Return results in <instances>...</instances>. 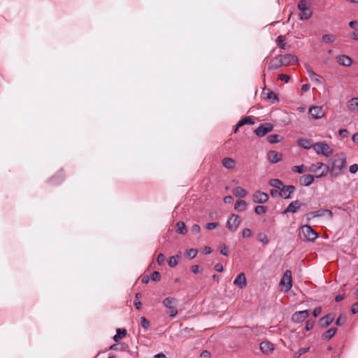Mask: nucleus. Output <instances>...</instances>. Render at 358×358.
Listing matches in <instances>:
<instances>
[{"instance_id":"nucleus-30","label":"nucleus","mask_w":358,"mask_h":358,"mask_svg":"<svg viewBox=\"0 0 358 358\" xmlns=\"http://www.w3.org/2000/svg\"><path fill=\"white\" fill-rule=\"evenodd\" d=\"M247 208V203L244 200L236 201L234 209L238 211H244Z\"/></svg>"},{"instance_id":"nucleus-45","label":"nucleus","mask_w":358,"mask_h":358,"mask_svg":"<svg viewBox=\"0 0 358 358\" xmlns=\"http://www.w3.org/2000/svg\"><path fill=\"white\" fill-rule=\"evenodd\" d=\"M292 171L295 173H303L306 171L304 165L294 166L292 167Z\"/></svg>"},{"instance_id":"nucleus-12","label":"nucleus","mask_w":358,"mask_h":358,"mask_svg":"<svg viewBox=\"0 0 358 358\" xmlns=\"http://www.w3.org/2000/svg\"><path fill=\"white\" fill-rule=\"evenodd\" d=\"M280 59L281 61V64H282V66L293 65L296 64L298 60L296 56L289 54L280 55Z\"/></svg>"},{"instance_id":"nucleus-57","label":"nucleus","mask_w":358,"mask_h":358,"mask_svg":"<svg viewBox=\"0 0 358 358\" xmlns=\"http://www.w3.org/2000/svg\"><path fill=\"white\" fill-rule=\"evenodd\" d=\"M217 226V223L216 222H210L206 224V228L209 230H213L215 229Z\"/></svg>"},{"instance_id":"nucleus-13","label":"nucleus","mask_w":358,"mask_h":358,"mask_svg":"<svg viewBox=\"0 0 358 358\" xmlns=\"http://www.w3.org/2000/svg\"><path fill=\"white\" fill-rule=\"evenodd\" d=\"M294 190L295 187L293 185H283L279 192V196L284 199H289Z\"/></svg>"},{"instance_id":"nucleus-9","label":"nucleus","mask_w":358,"mask_h":358,"mask_svg":"<svg viewBox=\"0 0 358 358\" xmlns=\"http://www.w3.org/2000/svg\"><path fill=\"white\" fill-rule=\"evenodd\" d=\"M309 316V310L296 311L292 315V321L295 323L303 322Z\"/></svg>"},{"instance_id":"nucleus-11","label":"nucleus","mask_w":358,"mask_h":358,"mask_svg":"<svg viewBox=\"0 0 358 358\" xmlns=\"http://www.w3.org/2000/svg\"><path fill=\"white\" fill-rule=\"evenodd\" d=\"M252 200L255 203H264L268 200V195L266 192L256 191L253 194Z\"/></svg>"},{"instance_id":"nucleus-24","label":"nucleus","mask_w":358,"mask_h":358,"mask_svg":"<svg viewBox=\"0 0 358 358\" xmlns=\"http://www.w3.org/2000/svg\"><path fill=\"white\" fill-rule=\"evenodd\" d=\"M347 107L350 111L358 110V98L355 97L350 99L347 103Z\"/></svg>"},{"instance_id":"nucleus-43","label":"nucleus","mask_w":358,"mask_h":358,"mask_svg":"<svg viewBox=\"0 0 358 358\" xmlns=\"http://www.w3.org/2000/svg\"><path fill=\"white\" fill-rule=\"evenodd\" d=\"M135 297H136V300L134 301V305L136 309L139 310L142 306L141 302L139 300H138V299H140L141 297V293H136L135 295Z\"/></svg>"},{"instance_id":"nucleus-15","label":"nucleus","mask_w":358,"mask_h":358,"mask_svg":"<svg viewBox=\"0 0 358 358\" xmlns=\"http://www.w3.org/2000/svg\"><path fill=\"white\" fill-rule=\"evenodd\" d=\"M301 206V203L299 200H295L292 202H291L286 209L282 212L283 214L287 213H296Z\"/></svg>"},{"instance_id":"nucleus-33","label":"nucleus","mask_w":358,"mask_h":358,"mask_svg":"<svg viewBox=\"0 0 358 358\" xmlns=\"http://www.w3.org/2000/svg\"><path fill=\"white\" fill-rule=\"evenodd\" d=\"M282 137L278 134H271L267 136V140L270 143H277L281 141Z\"/></svg>"},{"instance_id":"nucleus-59","label":"nucleus","mask_w":358,"mask_h":358,"mask_svg":"<svg viewBox=\"0 0 358 358\" xmlns=\"http://www.w3.org/2000/svg\"><path fill=\"white\" fill-rule=\"evenodd\" d=\"M339 135L343 138H345L348 135V131L347 129H342L339 130Z\"/></svg>"},{"instance_id":"nucleus-54","label":"nucleus","mask_w":358,"mask_h":358,"mask_svg":"<svg viewBox=\"0 0 358 358\" xmlns=\"http://www.w3.org/2000/svg\"><path fill=\"white\" fill-rule=\"evenodd\" d=\"M164 260H165V257H164V254H162V253L159 254V255L157 257V263L159 265H162L164 262Z\"/></svg>"},{"instance_id":"nucleus-55","label":"nucleus","mask_w":358,"mask_h":358,"mask_svg":"<svg viewBox=\"0 0 358 358\" xmlns=\"http://www.w3.org/2000/svg\"><path fill=\"white\" fill-rule=\"evenodd\" d=\"M220 253L222 255H224V256H228L229 255L228 249H227V246L225 245H223L221 247Z\"/></svg>"},{"instance_id":"nucleus-16","label":"nucleus","mask_w":358,"mask_h":358,"mask_svg":"<svg viewBox=\"0 0 358 358\" xmlns=\"http://www.w3.org/2000/svg\"><path fill=\"white\" fill-rule=\"evenodd\" d=\"M234 285L240 288H243L247 285V280L243 273H239L234 281Z\"/></svg>"},{"instance_id":"nucleus-53","label":"nucleus","mask_w":358,"mask_h":358,"mask_svg":"<svg viewBox=\"0 0 358 358\" xmlns=\"http://www.w3.org/2000/svg\"><path fill=\"white\" fill-rule=\"evenodd\" d=\"M349 171L351 173H356L358 171V165L357 164L351 165L349 168Z\"/></svg>"},{"instance_id":"nucleus-19","label":"nucleus","mask_w":358,"mask_h":358,"mask_svg":"<svg viewBox=\"0 0 358 358\" xmlns=\"http://www.w3.org/2000/svg\"><path fill=\"white\" fill-rule=\"evenodd\" d=\"M259 348L266 354H269L274 350L273 345L268 341H262L259 345Z\"/></svg>"},{"instance_id":"nucleus-14","label":"nucleus","mask_w":358,"mask_h":358,"mask_svg":"<svg viewBox=\"0 0 358 358\" xmlns=\"http://www.w3.org/2000/svg\"><path fill=\"white\" fill-rule=\"evenodd\" d=\"M267 157L270 162L272 164H276L282 160V155L277 151L270 150L267 153Z\"/></svg>"},{"instance_id":"nucleus-6","label":"nucleus","mask_w":358,"mask_h":358,"mask_svg":"<svg viewBox=\"0 0 358 358\" xmlns=\"http://www.w3.org/2000/svg\"><path fill=\"white\" fill-rule=\"evenodd\" d=\"M241 222V217L236 215L232 214L231 216L228 219L227 222V228L232 232H234L237 230Z\"/></svg>"},{"instance_id":"nucleus-37","label":"nucleus","mask_w":358,"mask_h":358,"mask_svg":"<svg viewBox=\"0 0 358 358\" xmlns=\"http://www.w3.org/2000/svg\"><path fill=\"white\" fill-rule=\"evenodd\" d=\"M336 331H337L336 328H331L324 332V334H323V336L326 339H328V340L331 339L335 335Z\"/></svg>"},{"instance_id":"nucleus-48","label":"nucleus","mask_w":358,"mask_h":358,"mask_svg":"<svg viewBox=\"0 0 358 358\" xmlns=\"http://www.w3.org/2000/svg\"><path fill=\"white\" fill-rule=\"evenodd\" d=\"M200 226L199 224H193L192 228H191V232L193 234H197L199 233L200 231Z\"/></svg>"},{"instance_id":"nucleus-41","label":"nucleus","mask_w":358,"mask_h":358,"mask_svg":"<svg viewBox=\"0 0 358 358\" xmlns=\"http://www.w3.org/2000/svg\"><path fill=\"white\" fill-rule=\"evenodd\" d=\"M266 210V207L264 206H257L255 208V212L258 215L264 214Z\"/></svg>"},{"instance_id":"nucleus-17","label":"nucleus","mask_w":358,"mask_h":358,"mask_svg":"<svg viewBox=\"0 0 358 358\" xmlns=\"http://www.w3.org/2000/svg\"><path fill=\"white\" fill-rule=\"evenodd\" d=\"M336 60L340 65L344 66H350L352 63V59L345 55H342L337 57Z\"/></svg>"},{"instance_id":"nucleus-8","label":"nucleus","mask_w":358,"mask_h":358,"mask_svg":"<svg viewBox=\"0 0 358 358\" xmlns=\"http://www.w3.org/2000/svg\"><path fill=\"white\" fill-rule=\"evenodd\" d=\"M273 129V125L271 123H264L260 124L255 130V134L259 137H263L268 133L272 131Z\"/></svg>"},{"instance_id":"nucleus-31","label":"nucleus","mask_w":358,"mask_h":358,"mask_svg":"<svg viewBox=\"0 0 358 358\" xmlns=\"http://www.w3.org/2000/svg\"><path fill=\"white\" fill-rule=\"evenodd\" d=\"M233 194L236 196L243 198L246 196L247 192L241 187H236L233 189Z\"/></svg>"},{"instance_id":"nucleus-4","label":"nucleus","mask_w":358,"mask_h":358,"mask_svg":"<svg viewBox=\"0 0 358 358\" xmlns=\"http://www.w3.org/2000/svg\"><path fill=\"white\" fill-rule=\"evenodd\" d=\"M313 150L317 155H322L326 157H329L333 154V149L324 142L314 143Z\"/></svg>"},{"instance_id":"nucleus-3","label":"nucleus","mask_w":358,"mask_h":358,"mask_svg":"<svg viewBox=\"0 0 358 358\" xmlns=\"http://www.w3.org/2000/svg\"><path fill=\"white\" fill-rule=\"evenodd\" d=\"M162 303L168 310V314L170 317H173L178 314L177 304L178 300L174 297L165 298Z\"/></svg>"},{"instance_id":"nucleus-38","label":"nucleus","mask_w":358,"mask_h":358,"mask_svg":"<svg viewBox=\"0 0 358 358\" xmlns=\"http://www.w3.org/2000/svg\"><path fill=\"white\" fill-rule=\"evenodd\" d=\"M197 252V250L192 248L185 252V256L189 259H194L196 257Z\"/></svg>"},{"instance_id":"nucleus-2","label":"nucleus","mask_w":358,"mask_h":358,"mask_svg":"<svg viewBox=\"0 0 358 358\" xmlns=\"http://www.w3.org/2000/svg\"><path fill=\"white\" fill-rule=\"evenodd\" d=\"M310 0H300L298 3V8L301 11L299 17L301 20H308L311 17L313 13L310 9Z\"/></svg>"},{"instance_id":"nucleus-56","label":"nucleus","mask_w":358,"mask_h":358,"mask_svg":"<svg viewBox=\"0 0 358 358\" xmlns=\"http://www.w3.org/2000/svg\"><path fill=\"white\" fill-rule=\"evenodd\" d=\"M321 312H322V308L321 307H317L314 309L313 312V315L315 317H317L319 315L321 314Z\"/></svg>"},{"instance_id":"nucleus-58","label":"nucleus","mask_w":358,"mask_h":358,"mask_svg":"<svg viewBox=\"0 0 358 358\" xmlns=\"http://www.w3.org/2000/svg\"><path fill=\"white\" fill-rule=\"evenodd\" d=\"M350 311L352 314L358 313V302L352 306Z\"/></svg>"},{"instance_id":"nucleus-27","label":"nucleus","mask_w":358,"mask_h":358,"mask_svg":"<svg viewBox=\"0 0 358 358\" xmlns=\"http://www.w3.org/2000/svg\"><path fill=\"white\" fill-rule=\"evenodd\" d=\"M176 231L179 234H186L187 232V229L186 228L185 222L182 221L178 222L176 224Z\"/></svg>"},{"instance_id":"nucleus-64","label":"nucleus","mask_w":358,"mask_h":358,"mask_svg":"<svg viewBox=\"0 0 358 358\" xmlns=\"http://www.w3.org/2000/svg\"><path fill=\"white\" fill-rule=\"evenodd\" d=\"M352 38L355 41H358V29H355L352 33Z\"/></svg>"},{"instance_id":"nucleus-1","label":"nucleus","mask_w":358,"mask_h":358,"mask_svg":"<svg viewBox=\"0 0 358 358\" xmlns=\"http://www.w3.org/2000/svg\"><path fill=\"white\" fill-rule=\"evenodd\" d=\"M346 163L345 154L343 152L337 153L333 156L331 165L325 166V169L322 170L315 177H324L327 175L328 172H329L331 177L336 178L341 173L342 171L345 169Z\"/></svg>"},{"instance_id":"nucleus-18","label":"nucleus","mask_w":358,"mask_h":358,"mask_svg":"<svg viewBox=\"0 0 358 358\" xmlns=\"http://www.w3.org/2000/svg\"><path fill=\"white\" fill-rule=\"evenodd\" d=\"M297 144L299 146L306 149L309 150L310 148L313 149L314 143H313L312 141L307 138H299L297 141Z\"/></svg>"},{"instance_id":"nucleus-36","label":"nucleus","mask_w":358,"mask_h":358,"mask_svg":"<svg viewBox=\"0 0 358 358\" xmlns=\"http://www.w3.org/2000/svg\"><path fill=\"white\" fill-rule=\"evenodd\" d=\"M322 39L325 43H332L336 40V36L333 34H325L322 36Z\"/></svg>"},{"instance_id":"nucleus-44","label":"nucleus","mask_w":358,"mask_h":358,"mask_svg":"<svg viewBox=\"0 0 358 358\" xmlns=\"http://www.w3.org/2000/svg\"><path fill=\"white\" fill-rule=\"evenodd\" d=\"M140 320H141V325L142 326V327L145 330H147L150 326V322L145 317H141L140 318Z\"/></svg>"},{"instance_id":"nucleus-62","label":"nucleus","mask_w":358,"mask_h":358,"mask_svg":"<svg viewBox=\"0 0 358 358\" xmlns=\"http://www.w3.org/2000/svg\"><path fill=\"white\" fill-rule=\"evenodd\" d=\"M191 268L192 272L195 274L199 273L200 271L199 266L198 265H193Z\"/></svg>"},{"instance_id":"nucleus-26","label":"nucleus","mask_w":358,"mask_h":358,"mask_svg":"<svg viewBox=\"0 0 358 358\" xmlns=\"http://www.w3.org/2000/svg\"><path fill=\"white\" fill-rule=\"evenodd\" d=\"M315 217H322L324 215H327L329 219H332L333 217V213L331 210L329 209H320L317 211H314Z\"/></svg>"},{"instance_id":"nucleus-51","label":"nucleus","mask_w":358,"mask_h":358,"mask_svg":"<svg viewBox=\"0 0 358 358\" xmlns=\"http://www.w3.org/2000/svg\"><path fill=\"white\" fill-rule=\"evenodd\" d=\"M314 324H315L314 321L307 320V322L306 323V327H305L306 330L310 331V329H312L313 328Z\"/></svg>"},{"instance_id":"nucleus-25","label":"nucleus","mask_w":358,"mask_h":358,"mask_svg":"<svg viewBox=\"0 0 358 358\" xmlns=\"http://www.w3.org/2000/svg\"><path fill=\"white\" fill-rule=\"evenodd\" d=\"M224 167L228 169H232L235 167V161L230 157H224L222 161Z\"/></svg>"},{"instance_id":"nucleus-46","label":"nucleus","mask_w":358,"mask_h":358,"mask_svg":"<svg viewBox=\"0 0 358 358\" xmlns=\"http://www.w3.org/2000/svg\"><path fill=\"white\" fill-rule=\"evenodd\" d=\"M346 322V316L341 315L336 321V324L337 326H342Z\"/></svg>"},{"instance_id":"nucleus-42","label":"nucleus","mask_w":358,"mask_h":358,"mask_svg":"<svg viewBox=\"0 0 358 358\" xmlns=\"http://www.w3.org/2000/svg\"><path fill=\"white\" fill-rule=\"evenodd\" d=\"M266 99L269 100L273 99V103H274L275 101H278V98L277 95L270 90H268V93L266 94Z\"/></svg>"},{"instance_id":"nucleus-34","label":"nucleus","mask_w":358,"mask_h":358,"mask_svg":"<svg viewBox=\"0 0 358 358\" xmlns=\"http://www.w3.org/2000/svg\"><path fill=\"white\" fill-rule=\"evenodd\" d=\"M268 184L271 186L275 187L280 190L281 189L282 187L283 186L282 182L279 179H271L269 180Z\"/></svg>"},{"instance_id":"nucleus-63","label":"nucleus","mask_w":358,"mask_h":358,"mask_svg":"<svg viewBox=\"0 0 358 358\" xmlns=\"http://www.w3.org/2000/svg\"><path fill=\"white\" fill-rule=\"evenodd\" d=\"M306 219L308 221L312 220L313 218L315 217V215L314 212L308 213L306 215Z\"/></svg>"},{"instance_id":"nucleus-22","label":"nucleus","mask_w":358,"mask_h":358,"mask_svg":"<svg viewBox=\"0 0 358 358\" xmlns=\"http://www.w3.org/2000/svg\"><path fill=\"white\" fill-rule=\"evenodd\" d=\"M254 124V121H253L252 118L250 116H247V117L240 120L237 122L234 131L236 132L239 127H241L245 124Z\"/></svg>"},{"instance_id":"nucleus-23","label":"nucleus","mask_w":358,"mask_h":358,"mask_svg":"<svg viewBox=\"0 0 358 358\" xmlns=\"http://www.w3.org/2000/svg\"><path fill=\"white\" fill-rule=\"evenodd\" d=\"M325 166H327V165L324 164L322 162H316V163L310 165V166L309 168V171L310 172L317 173L321 169H322V170L325 169Z\"/></svg>"},{"instance_id":"nucleus-10","label":"nucleus","mask_w":358,"mask_h":358,"mask_svg":"<svg viewBox=\"0 0 358 358\" xmlns=\"http://www.w3.org/2000/svg\"><path fill=\"white\" fill-rule=\"evenodd\" d=\"M308 113L314 120L320 119L324 115V112L321 106H311L308 110Z\"/></svg>"},{"instance_id":"nucleus-7","label":"nucleus","mask_w":358,"mask_h":358,"mask_svg":"<svg viewBox=\"0 0 358 358\" xmlns=\"http://www.w3.org/2000/svg\"><path fill=\"white\" fill-rule=\"evenodd\" d=\"M301 231L304 236V240L307 241H314L317 238V234L309 225H304L301 227Z\"/></svg>"},{"instance_id":"nucleus-47","label":"nucleus","mask_w":358,"mask_h":358,"mask_svg":"<svg viewBox=\"0 0 358 358\" xmlns=\"http://www.w3.org/2000/svg\"><path fill=\"white\" fill-rule=\"evenodd\" d=\"M243 238H250L252 236V231L250 229L245 228L242 231Z\"/></svg>"},{"instance_id":"nucleus-61","label":"nucleus","mask_w":358,"mask_h":358,"mask_svg":"<svg viewBox=\"0 0 358 358\" xmlns=\"http://www.w3.org/2000/svg\"><path fill=\"white\" fill-rule=\"evenodd\" d=\"M234 199L231 196H226L224 198V202L226 203H231L233 201Z\"/></svg>"},{"instance_id":"nucleus-50","label":"nucleus","mask_w":358,"mask_h":358,"mask_svg":"<svg viewBox=\"0 0 358 358\" xmlns=\"http://www.w3.org/2000/svg\"><path fill=\"white\" fill-rule=\"evenodd\" d=\"M310 350V348H300L298 352H296V357H301L302 355L306 353L307 352H308Z\"/></svg>"},{"instance_id":"nucleus-52","label":"nucleus","mask_w":358,"mask_h":358,"mask_svg":"<svg viewBox=\"0 0 358 358\" xmlns=\"http://www.w3.org/2000/svg\"><path fill=\"white\" fill-rule=\"evenodd\" d=\"M278 79L280 80H284L285 83H288L289 80V76L287 74H279L278 76Z\"/></svg>"},{"instance_id":"nucleus-32","label":"nucleus","mask_w":358,"mask_h":358,"mask_svg":"<svg viewBox=\"0 0 358 358\" xmlns=\"http://www.w3.org/2000/svg\"><path fill=\"white\" fill-rule=\"evenodd\" d=\"M180 257V254L171 257L168 261L169 266L172 268L176 267L178 265V259Z\"/></svg>"},{"instance_id":"nucleus-21","label":"nucleus","mask_w":358,"mask_h":358,"mask_svg":"<svg viewBox=\"0 0 358 358\" xmlns=\"http://www.w3.org/2000/svg\"><path fill=\"white\" fill-rule=\"evenodd\" d=\"M306 69L311 80L317 83H321L322 77L315 73L310 66H307Z\"/></svg>"},{"instance_id":"nucleus-49","label":"nucleus","mask_w":358,"mask_h":358,"mask_svg":"<svg viewBox=\"0 0 358 358\" xmlns=\"http://www.w3.org/2000/svg\"><path fill=\"white\" fill-rule=\"evenodd\" d=\"M161 278V275L158 271H154L151 275V279L154 281H158Z\"/></svg>"},{"instance_id":"nucleus-29","label":"nucleus","mask_w":358,"mask_h":358,"mask_svg":"<svg viewBox=\"0 0 358 358\" xmlns=\"http://www.w3.org/2000/svg\"><path fill=\"white\" fill-rule=\"evenodd\" d=\"M127 334V331L124 329H117L116 330V334L113 336V340L115 342L119 341L120 339L124 338Z\"/></svg>"},{"instance_id":"nucleus-35","label":"nucleus","mask_w":358,"mask_h":358,"mask_svg":"<svg viewBox=\"0 0 358 358\" xmlns=\"http://www.w3.org/2000/svg\"><path fill=\"white\" fill-rule=\"evenodd\" d=\"M276 43L280 46V48H282L283 50L287 49L285 38L284 36L280 35V36H278V38L276 39Z\"/></svg>"},{"instance_id":"nucleus-39","label":"nucleus","mask_w":358,"mask_h":358,"mask_svg":"<svg viewBox=\"0 0 358 358\" xmlns=\"http://www.w3.org/2000/svg\"><path fill=\"white\" fill-rule=\"evenodd\" d=\"M282 66V64H281V61L280 59L279 60V62H278L277 60H272L270 63V65L268 66V69H276L278 68H279L280 66Z\"/></svg>"},{"instance_id":"nucleus-60","label":"nucleus","mask_w":358,"mask_h":358,"mask_svg":"<svg viewBox=\"0 0 358 358\" xmlns=\"http://www.w3.org/2000/svg\"><path fill=\"white\" fill-rule=\"evenodd\" d=\"M214 268L218 272H222L223 271V266L220 263L216 264L214 266Z\"/></svg>"},{"instance_id":"nucleus-20","label":"nucleus","mask_w":358,"mask_h":358,"mask_svg":"<svg viewBox=\"0 0 358 358\" xmlns=\"http://www.w3.org/2000/svg\"><path fill=\"white\" fill-rule=\"evenodd\" d=\"M314 178L315 177L312 175H303L300 177L299 182L301 185L309 186L313 182Z\"/></svg>"},{"instance_id":"nucleus-5","label":"nucleus","mask_w":358,"mask_h":358,"mask_svg":"<svg viewBox=\"0 0 358 358\" xmlns=\"http://www.w3.org/2000/svg\"><path fill=\"white\" fill-rule=\"evenodd\" d=\"M280 285L282 286V291L285 292H289L292 287V271L286 270L280 280Z\"/></svg>"},{"instance_id":"nucleus-40","label":"nucleus","mask_w":358,"mask_h":358,"mask_svg":"<svg viewBox=\"0 0 358 358\" xmlns=\"http://www.w3.org/2000/svg\"><path fill=\"white\" fill-rule=\"evenodd\" d=\"M257 240L264 244H268V243L267 236L263 233H260L257 235Z\"/></svg>"},{"instance_id":"nucleus-28","label":"nucleus","mask_w":358,"mask_h":358,"mask_svg":"<svg viewBox=\"0 0 358 358\" xmlns=\"http://www.w3.org/2000/svg\"><path fill=\"white\" fill-rule=\"evenodd\" d=\"M334 320L331 315H327L320 319L321 326L323 328L327 327Z\"/></svg>"}]
</instances>
